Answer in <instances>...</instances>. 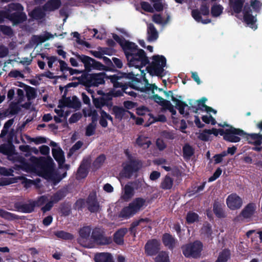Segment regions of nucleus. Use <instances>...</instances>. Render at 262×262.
<instances>
[{"label":"nucleus","mask_w":262,"mask_h":262,"mask_svg":"<svg viewBox=\"0 0 262 262\" xmlns=\"http://www.w3.org/2000/svg\"><path fill=\"white\" fill-rule=\"evenodd\" d=\"M141 8L146 12L152 13L154 12L153 8L151 6L146 2H142L140 3Z\"/></svg>","instance_id":"0e129e2a"},{"label":"nucleus","mask_w":262,"mask_h":262,"mask_svg":"<svg viewBox=\"0 0 262 262\" xmlns=\"http://www.w3.org/2000/svg\"><path fill=\"white\" fill-rule=\"evenodd\" d=\"M88 210L91 213H97L101 210V206L97 199V192L93 190L86 199Z\"/></svg>","instance_id":"9d476101"},{"label":"nucleus","mask_w":262,"mask_h":262,"mask_svg":"<svg viewBox=\"0 0 262 262\" xmlns=\"http://www.w3.org/2000/svg\"><path fill=\"white\" fill-rule=\"evenodd\" d=\"M147 39L149 41H155L158 38V33L152 24H150L147 27Z\"/></svg>","instance_id":"2f4dec72"},{"label":"nucleus","mask_w":262,"mask_h":262,"mask_svg":"<svg viewBox=\"0 0 262 262\" xmlns=\"http://www.w3.org/2000/svg\"><path fill=\"white\" fill-rule=\"evenodd\" d=\"M152 61L146 67V71L151 76H163L164 68L166 65V59L163 55H156L152 57Z\"/></svg>","instance_id":"39448f33"},{"label":"nucleus","mask_w":262,"mask_h":262,"mask_svg":"<svg viewBox=\"0 0 262 262\" xmlns=\"http://www.w3.org/2000/svg\"><path fill=\"white\" fill-rule=\"evenodd\" d=\"M245 2V0H229L232 10L236 14L242 12Z\"/></svg>","instance_id":"bb28decb"},{"label":"nucleus","mask_w":262,"mask_h":262,"mask_svg":"<svg viewBox=\"0 0 262 262\" xmlns=\"http://www.w3.org/2000/svg\"><path fill=\"white\" fill-rule=\"evenodd\" d=\"M25 85V90L26 92V96L28 100L33 99L36 97V92L35 88L22 83Z\"/></svg>","instance_id":"c03bdc74"},{"label":"nucleus","mask_w":262,"mask_h":262,"mask_svg":"<svg viewBox=\"0 0 262 262\" xmlns=\"http://www.w3.org/2000/svg\"><path fill=\"white\" fill-rule=\"evenodd\" d=\"M142 166V162L138 159L136 161H132L126 164L123 167V172L125 177L129 178L134 174L137 172Z\"/></svg>","instance_id":"ddd939ff"},{"label":"nucleus","mask_w":262,"mask_h":262,"mask_svg":"<svg viewBox=\"0 0 262 262\" xmlns=\"http://www.w3.org/2000/svg\"><path fill=\"white\" fill-rule=\"evenodd\" d=\"M1 30L3 34H4V35L11 36L13 34L12 29L9 26H2L1 28Z\"/></svg>","instance_id":"774afa93"},{"label":"nucleus","mask_w":262,"mask_h":262,"mask_svg":"<svg viewBox=\"0 0 262 262\" xmlns=\"http://www.w3.org/2000/svg\"><path fill=\"white\" fill-rule=\"evenodd\" d=\"M1 13L3 17L12 22L13 25L23 23L27 19L24 7L18 3H11L8 4L6 11Z\"/></svg>","instance_id":"7ed1b4c3"},{"label":"nucleus","mask_w":262,"mask_h":262,"mask_svg":"<svg viewBox=\"0 0 262 262\" xmlns=\"http://www.w3.org/2000/svg\"><path fill=\"white\" fill-rule=\"evenodd\" d=\"M88 87L98 86L105 83V79H108L109 76L104 72L89 74Z\"/></svg>","instance_id":"f8f14e48"},{"label":"nucleus","mask_w":262,"mask_h":262,"mask_svg":"<svg viewBox=\"0 0 262 262\" xmlns=\"http://www.w3.org/2000/svg\"><path fill=\"white\" fill-rule=\"evenodd\" d=\"M133 186L126 184L124 187V193L121 198L125 201L129 200L134 195V190L138 189L141 187V181L139 179L136 180L131 183Z\"/></svg>","instance_id":"4468645a"},{"label":"nucleus","mask_w":262,"mask_h":262,"mask_svg":"<svg viewBox=\"0 0 262 262\" xmlns=\"http://www.w3.org/2000/svg\"><path fill=\"white\" fill-rule=\"evenodd\" d=\"M246 133L240 128H236L232 126H230L229 128L227 129V133L224 140L226 141L236 143L241 140V138L238 136L245 137Z\"/></svg>","instance_id":"1a4fd4ad"},{"label":"nucleus","mask_w":262,"mask_h":262,"mask_svg":"<svg viewBox=\"0 0 262 262\" xmlns=\"http://www.w3.org/2000/svg\"><path fill=\"white\" fill-rule=\"evenodd\" d=\"M162 241L163 245L171 250H172L174 248L177 243V239L171 234L168 233H165L163 234Z\"/></svg>","instance_id":"f3484780"},{"label":"nucleus","mask_w":262,"mask_h":262,"mask_svg":"<svg viewBox=\"0 0 262 262\" xmlns=\"http://www.w3.org/2000/svg\"><path fill=\"white\" fill-rule=\"evenodd\" d=\"M151 99L159 105L162 106L163 108H164V107L169 102V101L163 99L162 97L159 96L158 94H154L151 97Z\"/></svg>","instance_id":"09e8293b"},{"label":"nucleus","mask_w":262,"mask_h":262,"mask_svg":"<svg viewBox=\"0 0 262 262\" xmlns=\"http://www.w3.org/2000/svg\"><path fill=\"white\" fill-rule=\"evenodd\" d=\"M14 207L18 211L23 213H31L34 210L33 202L29 204L18 202L15 204Z\"/></svg>","instance_id":"412c9836"},{"label":"nucleus","mask_w":262,"mask_h":262,"mask_svg":"<svg viewBox=\"0 0 262 262\" xmlns=\"http://www.w3.org/2000/svg\"><path fill=\"white\" fill-rule=\"evenodd\" d=\"M146 200L142 198H136L127 206L124 207L118 216L120 218L127 219L134 216L145 205Z\"/></svg>","instance_id":"20e7f679"},{"label":"nucleus","mask_w":262,"mask_h":262,"mask_svg":"<svg viewBox=\"0 0 262 262\" xmlns=\"http://www.w3.org/2000/svg\"><path fill=\"white\" fill-rule=\"evenodd\" d=\"M52 151L53 158L59 164L64 162V152L61 149L53 148Z\"/></svg>","instance_id":"473e14b6"},{"label":"nucleus","mask_w":262,"mask_h":262,"mask_svg":"<svg viewBox=\"0 0 262 262\" xmlns=\"http://www.w3.org/2000/svg\"><path fill=\"white\" fill-rule=\"evenodd\" d=\"M199 215L197 213L190 212L187 213L186 220L188 224H192L198 220Z\"/></svg>","instance_id":"5fc2aeb1"},{"label":"nucleus","mask_w":262,"mask_h":262,"mask_svg":"<svg viewBox=\"0 0 262 262\" xmlns=\"http://www.w3.org/2000/svg\"><path fill=\"white\" fill-rule=\"evenodd\" d=\"M89 73H86L85 74H83L81 76L78 77L77 80H78L77 83H79V84H82L85 87H88V82H89Z\"/></svg>","instance_id":"6e6d98bb"},{"label":"nucleus","mask_w":262,"mask_h":262,"mask_svg":"<svg viewBox=\"0 0 262 262\" xmlns=\"http://www.w3.org/2000/svg\"><path fill=\"white\" fill-rule=\"evenodd\" d=\"M32 40L34 43L38 45L48 40V38H45L44 35H33L32 37Z\"/></svg>","instance_id":"69168bd1"},{"label":"nucleus","mask_w":262,"mask_h":262,"mask_svg":"<svg viewBox=\"0 0 262 262\" xmlns=\"http://www.w3.org/2000/svg\"><path fill=\"white\" fill-rule=\"evenodd\" d=\"M0 153L7 156L10 159L11 157L16 154L15 146L12 142L2 144L0 145Z\"/></svg>","instance_id":"a211bd4d"},{"label":"nucleus","mask_w":262,"mask_h":262,"mask_svg":"<svg viewBox=\"0 0 262 262\" xmlns=\"http://www.w3.org/2000/svg\"><path fill=\"white\" fill-rule=\"evenodd\" d=\"M53 234L57 238L63 240H72L74 238L72 234L63 230L55 231Z\"/></svg>","instance_id":"c9c22d12"},{"label":"nucleus","mask_w":262,"mask_h":262,"mask_svg":"<svg viewBox=\"0 0 262 262\" xmlns=\"http://www.w3.org/2000/svg\"><path fill=\"white\" fill-rule=\"evenodd\" d=\"M222 170L220 167H218L213 175L208 179V182H211L216 180L221 174Z\"/></svg>","instance_id":"338daca9"},{"label":"nucleus","mask_w":262,"mask_h":262,"mask_svg":"<svg viewBox=\"0 0 262 262\" xmlns=\"http://www.w3.org/2000/svg\"><path fill=\"white\" fill-rule=\"evenodd\" d=\"M111 61L113 62V67L111 68L113 70H108V71L116 72L117 71L116 68L121 69L123 67V62L120 59L117 57H113Z\"/></svg>","instance_id":"603ef678"},{"label":"nucleus","mask_w":262,"mask_h":262,"mask_svg":"<svg viewBox=\"0 0 262 262\" xmlns=\"http://www.w3.org/2000/svg\"><path fill=\"white\" fill-rule=\"evenodd\" d=\"M79 61L82 62L85 68V71L89 73L92 69L100 71H108V70H113L111 68L113 67V62L111 60L107 57H104L103 62L105 65L103 64L99 61H98L94 58L85 55H80L78 53H73Z\"/></svg>","instance_id":"f03ea898"},{"label":"nucleus","mask_w":262,"mask_h":262,"mask_svg":"<svg viewBox=\"0 0 262 262\" xmlns=\"http://www.w3.org/2000/svg\"><path fill=\"white\" fill-rule=\"evenodd\" d=\"M68 189L66 188H61L57 191L51 198V200L54 203H57L62 200L67 194Z\"/></svg>","instance_id":"c756f323"},{"label":"nucleus","mask_w":262,"mask_h":262,"mask_svg":"<svg viewBox=\"0 0 262 262\" xmlns=\"http://www.w3.org/2000/svg\"><path fill=\"white\" fill-rule=\"evenodd\" d=\"M95 262H114L111 253L108 252L98 253L95 255Z\"/></svg>","instance_id":"5701e85b"},{"label":"nucleus","mask_w":262,"mask_h":262,"mask_svg":"<svg viewBox=\"0 0 262 262\" xmlns=\"http://www.w3.org/2000/svg\"><path fill=\"white\" fill-rule=\"evenodd\" d=\"M126 111L122 106L114 105L112 109V114L115 115V118L121 120L125 115Z\"/></svg>","instance_id":"f704fd0d"},{"label":"nucleus","mask_w":262,"mask_h":262,"mask_svg":"<svg viewBox=\"0 0 262 262\" xmlns=\"http://www.w3.org/2000/svg\"><path fill=\"white\" fill-rule=\"evenodd\" d=\"M88 174V171L86 168L85 165L81 164L77 169L76 174V178L78 180L84 179L86 177Z\"/></svg>","instance_id":"a19ab883"},{"label":"nucleus","mask_w":262,"mask_h":262,"mask_svg":"<svg viewBox=\"0 0 262 262\" xmlns=\"http://www.w3.org/2000/svg\"><path fill=\"white\" fill-rule=\"evenodd\" d=\"M0 216L6 220L12 221L17 219V215L3 209H0Z\"/></svg>","instance_id":"a18cd8bd"},{"label":"nucleus","mask_w":262,"mask_h":262,"mask_svg":"<svg viewBox=\"0 0 262 262\" xmlns=\"http://www.w3.org/2000/svg\"><path fill=\"white\" fill-rule=\"evenodd\" d=\"M173 185V179L170 176L166 175L160 184V188L164 190H170Z\"/></svg>","instance_id":"72a5a7b5"},{"label":"nucleus","mask_w":262,"mask_h":262,"mask_svg":"<svg viewBox=\"0 0 262 262\" xmlns=\"http://www.w3.org/2000/svg\"><path fill=\"white\" fill-rule=\"evenodd\" d=\"M183 157L186 161L189 160L194 154V149L189 143H185L182 148Z\"/></svg>","instance_id":"cd10ccee"},{"label":"nucleus","mask_w":262,"mask_h":262,"mask_svg":"<svg viewBox=\"0 0 262 262\" xmlns=\"http://www.w3.org/2000/svg\"><path fill=\"white\" fill-rule=\"evenodd\" d=\"M14 161L20 164L19 165L16 164L15 166L18 167L22 170H28L31 169V164L21 156L17 155L14 158Z\"/></svg>","instance_id":"393cba45"},{"label":"nucleus","mask_w":262,"mask_h":262,"mask_svg":"<svg viewBox=\"0 0 262 262\" xmlns=\"http://www.w3.org/2000/svg\"><path fill=\"white\" fill-rule=\"evenodd\" d=\"M30 160L37 167L42 168L49 167L52 161V159H47L43 157L37 158L34 156H32Z\"/></svg>","instance_id":"4be33fe9"},{"label":"nucleus","mask_w":262,"mask_h":262,"mask_svg":"<svg viewBox=\"0 0 262 262\" xmlns=\"http://www.w3.org/2000/svg\"><path fill=\"white\" fill-rule=\"evenodd\" d=\"M203 248V243L200 241H195L181 247L182 253L185 257L193 258H198L201 256Z\"/></svg>","instance_id":"423d86ee"},{"label":"nucleus","mask_w":262,"mask_h":262,"mask_svg":"<svg viewBox=\"0 0 262 262\" xmlns=\"http://www.w3.org/2000/svg\"><path fill=\"white\" fill-rule=\"evenodd\" d=\"M136 142L139 147H142L144 149L148 148L151 144V142L150 140H147V138L142 136H139L137 138Z\"/></svg>","instance_id":"37998d69"},{"label":"nucleus","mask_w":262,"mask_h":262,"mask_svg":"<svg viewBox=\"0 0 262 262\" xmlns=\"http://www.w3.org/2000/svg\"><path fill=\"white\" fill-rule=\"evenodd\" d=\"M118 78L116 77H114L112 78V84H113V87L115 89L119 88L120 87H123V94L125 93L132 97H136L137 96V94L135 92L133 91H128L127 89L129 86H126L124 85L120 84V83L117 82L116 81L117 80H118Z\"/></svg>","instance_id":"c85d7f7f"},{"label":"nucleus","mask_w":262,"mask_h":262,"mask_svg":"<svg viewBox=\"0 0 262 262\" xmlns=\"http://www.w3.org/2000/svg\"><path fill=\"white\" fill-rule=\"evenodd\" d=\"M160 250V241L156 238L148 240L144 246L145 254L148 256L156 255Z\"/></svg>","instance_id":"9b49d317"},{"label":"nucleus","mask_w":262,"mask_h":262,"mask_svg":"<svg viewBox=\"0 0 262 262\" xmlns=\"http://www.w3.org/2000/svg\"><path fill=\"white\" fill-rule=\"evenodd\" d=\"M155 256V262H170L169 256L166 251H161Z\"/></svg>","instance_id":"4c0bfd02"},{"label":"nucleus","mask_w":262,"mask_h":262,"mask_svg":"<svg viewBox=\"0 0 262 262\" xmlns=\"http://www.w3.org/2000/svg\"><path fill=\"white\" fill-rule=\"evenodd\" d=\"M19 179L20 180H21V183L24 185V187L26 188H29L30 187H31L32 185H36L37 184L36 181H37V182H40V180L39 179H37L36 180H33L31 179H28L26 177L23 176L20 177Z\"/></svg>","instance_id":"49530a36"},{"label":"nucleus","mask_w":262,"mask_h":262,"mask_svg":"<svg viewBox=\"0 0 262 262\" xmlns=\"http://www.w3.org/2000/svg\"><path fill=\"white\" fill-rule=\"evenodd\" d=\"M61 5L60 0H49L43 6L46 11H54L58 9Z\"/></svg>","instance_id":"b1692460"},{"label":"nucleus","mask_w":262,"mask_h":262,"mask_svg":"<svg viewBox=\"0 0 262 262\" xmlns=\"http://www.w3.org/2000/svg\"><path fill=\"white\" fill-rule=\"evenodd\" d=\"M227 207L231 210H237L241 208L243 205V199L236 193L229 194L226 199Z\"/></svg>","instance_id":"2eb2a0df"},{"label":"nucleus","mask_w":262,"mask_h":262,"mask_svg":"<svg viewBox=\"0 0 262 262\" xmlns=\"http://www.w3.org/2000/svg\"><path fill=\"white\" fill-rule=\"evenodd\" d=\"M93 99V103L97 108L101 109L102 107L104 106L105 100L103 98L101 97L95 98L93 95L92 96Z\"/></svg>","instance_id":"864d4df0"},{"label":"nucleus","mask_w":262,"mask_h":262,"mask_svg":"<svg viewBox=\"0 0 262 262\" xmlns=\"http://www.w3.org/2000/svg\"><path fill=\"white\" fill-rule=\"evenodd\" d=\"M14 119H9L5 122L3 128L1 131L0 138H2L6 136V135L8 134L9 128L12 125Z\"/></svg>","instance_id":"3c124183"},{"label":"nucleus","mask_w":262,"mask_h":262,"mask_svg":"<svg viewBox=\"0 0 262 262\" xmlns=\"http://www.w3.org/2000/svg\"><path fill=\"white\" fill-rule=\"evenodd\" d=\"M47 201H48V197L46 195H41L38 198L36 201H33V204L35 206L39 207L43 205Z\"/></svg>","instance_id":"052dcab7"},{"label":"nucleus","mask_w":262,"mask_h":262,"mask_svg":"<svg viewBox=\"0 0 262 262\" xmlns=\"http://www.w3.org/2000/svg\"><path fill=\"white\" fill-rule=\"evenodd\" d=\"M113 38L122 48L129 67H133L140 70L149 63L144 50L139 49L135 43L115 33L113 34Z\"/></svg>","instance_id":"f257e3e1"},{"label":"nucleus","mask_w":262,"mask_h":262,"mask_svg":"<svg viewBox=\"0 0 262 262\" xmlns=\"http://www.w3.org/2000/svg\"><path fill=\"white\" fill-rule=\"evenodd\" d=\"M250 134H247L245 135V138L248 141V143L250 144H252L255 146H260L262 144V141L260 139V138H257V139H250L249 138V136Z\"/></svg>","instance_id":"680f3d73"},{"label":"nucleus","mask_w":262,"mask_h":262,"mask_svg":"<svg viewBox=\"0 0 262 262\" xmlns=\"http://www.w3.org/2000/svg\"><path fill=\"white\" fill-rule=\"evenodd\" d=\"M231 258V252L229 249H223L219 254L215 262H227Z\"/></svg>","instance_id":"7c9ffc66"},{"label":"nucleus","mask_w":262,"mask_h":262,"mask_svg":"<svg viewBox=\"0 0 262 262\" xmlns=\"http://www.w3.org/2000/svg\"><path fill=\"white\" fill-rule=\"evenodd\" d=\"M223 7L221 5L214 4L211 8V14L213 17H218L222 13Z\"/></svg>","instance_id":"de8ad7c7"},{"label":"nucleus","mask_w":262,"mask_h":262,"mask_svg":"<svg viewBox=\"0 0 262 262\" xmlns=\"http://www.w3.org/2000/svg\"><path fill=\"white\" fill-rule=\"evenodd\" d=\"M68 92V90L65 89L64 92V94L62 96L61 99L59 100V104L58 105V107L60 108H62L64 107L67 106L68 107L71 108V99L70 97H67V94Z\"/></svg>","instance_id":"e433bc0d"},{"label":"nucleus","mask_w":262,"mask_h":262,"mask_svg":"<svg viewBox=\"0 0 262 262\" xmlns=\"http://www.w3.org/2000/svg\"><path fill=\"white\" fill-rule=\"evenodd\" d=\"M256 204L254 202L247 204L241 211L239 215L244 219H249L254 216L256 212Z\"/></svg>","instance_id":"dca6fc26"},{"label":"nucleus","mask_w":262,"mask_h":262,"mask_svg":"<svg viewBox=\"0 0 262 262\" xmlns=\"http://www.w3.org/2000/svg\"><path fill=\"white\" fill-rule=\"evenodd\" d=\"M91 238L93 241L99 245H109L112 243L111 237L104 236V231L101 228L96 227L92 232Z\"/></svg>","instance_id":"6e6552de"},{"label":"nucleus","mask_w":262,"mask_h":262,"mask_svg":"<svg viewBox=\"0 0 262 262\" xmlns=\"http://www.w3.org/2000/svg\"><path fill=\"white\" fill-rule=\"evenodd\" d=\"M149 222V219L148 218H141L138 220L134 221L130 226V227L128 229L130 233V234H134L135 235L136 229L135 228L139 225L140 224L142 223H148Z\"/></svg>","instance_id":"79ce46f5"},{"label":"nucleus","mask_w":262,"mask_h":262,"mask_svg":"<svg viewBox=\"0 0 262 262\" xmlns=\"http://www.w3.org/2000/svg\"><path fill=\"white\" fill-rule=\"evenodd\" d=\"M244 21L251 28L256 29L257 26L255 25L256 18L252 14H245L243 16Z\"/></svg>","instance_id":"ea45409f"},{"label":"nucleus","mask_w":262,"mask_h":262,"mask_svg":"<svg viewBox=\"0 0 262 262\" xmlns=\"http://www.w3.org/2000/svg\"><path fill=\"white\" fill-rule=\"evenodd\" d=\"M106 159L105 156L104 154L99 155L94 161V165L98 167H100L104 162Z\"/></svg>","instance_id":"e2e57ef3"},{"label":"nucleus","mask_w":262,"mask_h":262,"mask_svg":"<svg viewBox=\"0 0 262 262\" xmlns=\"http://www.w3.org/2000/svg\"><path fill=\"white\" fill-rule=\"evenodd\" d=\"M45 11L43 8L40 7H36L29 13V15L33 19L40 20L43 19L46 16Z\"/></svg>","instance_id":"a878e982"},{"label":"nucleus","mask_w":262,"mask_h":262,"mask_svg":"<svg viewBox=\"0 0 262 262\" xmlns=\"http://www.w3.org/2000/svg\"><path fill=\"white\" fill-rule=\"evenodd\" d=\"M91 231L90 226L83 227L79 230V235L82 238L88 239L90 236Z\"/></svg>","instance_id":"8fccbe9b"},{"label":"nucleus","mask_w":262,"mask_h":262,"mask_svg":"<svg viewBox=\"0 0 262 262\" xmlns=\"http://www.w3.org/2000/svg\"><path fill=\"white\" fill-rule=\"evenodd\" d=\"M225 205L217 200H215L213 204V211L218 218H224L226 213L224 210Z\"/></svg>","instance_id":"aec40b11"},{"label":"nucleus","mask_w":262,"mask_h":262,"mask_svg":"<svg viewBox=\"0 0 262 262\" xmlns=\"http://www.w3.org/2000/svg\"><path fill=\"white\" fill-rule=\"evenodd\" d=\"M128 232L126 228H121L117 230L113 234V241L118 245L124 244V237Z\"/></svg>","instance_id":"6ab92c4d"},{"label":"nucleus","mask_w":262,"mask_h":262,"mask_svg":"<svg viewBox=\"0 0 262 262\" xmlns=\"http://www.w3.org/2000/svg\"><path fill=\"white\" fill-rule=\"evenodd\" d=\"M83 145V142L81 141H77L73 146L70 149L69 152L68 154L69 157L71 156L76 150L80 149Z\"/></svg>","instance_id":"bf43d9fd"},{"label":"nucleus","mask_w":262,"mask_h":262,"mask_svg":"<svg viewBox=\"0 0 262 262\" xmlns=\"http://www.w3.org/2000/svg\"><path fill=\"white\" fill-rule=\"evenodd\" d=\"M176 108L179 110L180 114L183 115L184 116H187L189 115V112L186 111L185 112V108L187 107L188 108V105L187 104L182 100H178L176 102Z\"/></svg>","instance_id":"58836bf2"},{"label":"nucleus","mask_w":262,"mask_h":262,"mask_svg":"<svg viewBox=\"0 0 262 262\" xmlns=\"http://www.w3.org/2000/svg\"><path fill=\"white\" fill-rule=\"evenodd\" d=\"M114 77L118 78V80L116 81L120 84L124 85L126 86H129L130 88L133 89L138 90V89L133 84V82H139L138 78L136 77V75L132 72L125 73L119 72L117 74H114L113 75H110L108 77L111 82L112 83V78Z\"/></svg>","instance_id":"0eeeda50"},{"label":"nucleus","mask_w":262,"mask_h":262,"mask_svg":"<svg viewBox=\"0 0 262 262\" xmlns=\"http://www.w3.org/2000/svg\"><path fill=\"white\" fill-rule=\"evenodd\" d=\"M96 128V124L90 123L85 129V136L90 137L95 134Z\"/></svg>","instance_id":"4d7b16f0"},{"label":"nucleus","mask_w":262,"mask_h":262,"mask_svg":"<svg viewBox=\"0 0 262 262\" xmlns=\"http://www.w3.org/2000/svg\"><path fill=\"white\" fill-rule=\"evenodd\" d=\"M10 114L14 115L18 113L20 111V107L17 103L12 102L9 105Z\"/></svg>","instance_id":"13d9d810"}]
</instances>
